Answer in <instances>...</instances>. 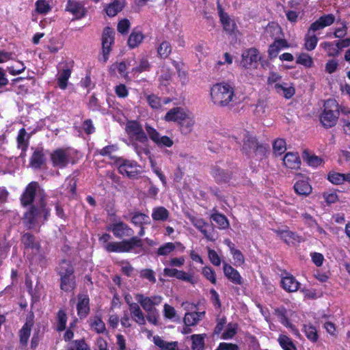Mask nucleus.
I'll use <instances>...</instances> for the list:
<instances>
[{
    "instance_id": "nucleus-45",
    "label": "nucleus",
    "mask_w": 350,
    "mask_h": 350,
    "mask_svg": "<svg viewBox=\"0 0 350 350\" xmlns=\"http://www.w3.org/2000/svg\"><path fill=\"white\" fill-rule=\"evenodd\" d=\"M321 46L326 51L328 56L336 57L340 53L337 43L334 44L332 42H325L321 43Z\"/></svg>"
},
{
    "instance_id": "nucleus-50",
    "label": "nucleus",
    "mask_w": 350,
    "mask_h": 350,
    "mask_svg": "<svg viewBox=\"0 0 350 350\" xmlns=\"http://www.w3.org/2000/svg\"><path fill=\"white\" fill-rule=\"evenodd\" d=\"M232 258H233V264L236 267H241L245 263V258L242 252L238 250L237 248L232 249V251L230 252Z\"/></svg>"
},
{
    "instance_id": "nucleus-57",
    "label": "nucleus",
    "mask_w": 350,
    "mask_h": 350,
    "mask_svg": "<svg viewBox=\"0 0 350 350\" xmlns=\"http://www.w3.org/2000/svg\"><path fill=\"white\" fill-rule=\"evenodd\" d=\"M146 98L148 105L153 109H158L162 105L161 99L154 94H146Z\"/></svg>"
},
{
    "instance_id": "nucleus-6",
    "label": "nucleus",
    "mask_w": 350,
    "mask_h": 350,
    "mask_svg": "<svg viewBox=\"0 0 350 350\" xmlns=\"http://www.w3.org/2000/svg\"><path fill=\"white\" fill-rule=\"evenodd\" d=\"M260 59L258 51L256 49L251 48L242 53L241 65L245 69L254 68Z\"/></svg>"
},
{
    "instance_id": "nucleus-25",
    "label": "nucleus",
    "mask_w": 350,
    "mask_h": 350,
    "mask_svg": "<svg viewBox=\"0 0 350 350\" xmlns=\"http://www.w3.org/2000/svg\"><path fill=\"white\" fill-rule=\"evenodd\" d=\"M281 284L283 288L288 292H295L300 286V283L291 275L283 277L281 280Z\"/></svg>"
},
{
    "instance_id": "nucleus-61",
    "label": "nucleus",
    "mask_w": 350,
    "mask_h": 350,
    "mask_svg": "<svg viewBox=\"0 0 350 350\" xmlns=\"http://www.w3.org/2000/svg\"><path fill=\"white\" fill-rule=\"evenodd\" d=\"M208 258L214 266H219L221 263V258L216 251L207 247Z\"/></svg>"
},
{
    "instance_id": "nucleus-44",
    "label": "nucleus",
    "mask_w": 350,
    "mask_h": 350,
    "mask_svg": "<svg viewBox=\"0 0 350 350\" xmlns=\"http://www.w3.org/2000/svg\"><path fill=\"white\" fill-rule=\"evenodd\" d=\"M304 332L306 338L312 342H317L319 339V335L316 327L310 324L304 325Z\"/></svg>"
},
{
    "instance_id": "nucleus-3",
    "label": "nucleus",
    "mask_w": 350,
    "mask_h": 350,
    "mask_svg": "<svg viewBox=\"0 0 350 350\" xmlns=\"http://www.w3.org/2000/svg\"><path fill=\"white\" fill-rule=\"evenodd\" d=\"M110 239L111 236L109 234H103L99 238L101 243L106 244L105 245L106 250L110 252H127L134 247L142 246L141 240L136 237H132L129 240L107 243Z\"/></svg>"
},
{
    "instance_id": "nucleus-22",
    "label": "nucleus",
    "mask_w": 350,
    "mask_h": 350,
    "mask_svg": "<svg viewBox=\"0 0 350 350\" xmlns=\"http://www.w3.org/2000/svg\"><path fill=\"white\" fill-rule=\"evenodd\" d=\"M189 218L193 225L198 228L208 240L213 241L216 239L213 234L207 232L205 227L208 224L202 219L191 215L189 216Z\"/></svg>"
},
{
    "instance_id": "nucleus-7",
    "label": "nucleus",
    "mask_w": 350,
    "mask_h": 350,
    "mask_svg": "<svg viewBox=\"0 0 350 350\" xmlns=\"http://www.w3.org/2000/svg\"><path fill=\"white\" fill-rule=\"evenodd\" d=\"M135 299L146 312L157 309L155 306L159 305L163 299L159 295L149 297L142 294H137Z\"/></svg>"
},
{
    "instance_id": "nucleus-63",
    "label": "nucleus",
    "mask_w": 350,
    "mask_h": 350,
    "mask_svg": "<svg viewBox=\"0 0 350 350\" xmlns=\"http://www.w3.org/2000/svg\"><path fill=\"white\" fill-rule=\"evenodd\" d=\"M158 53L161 57H167L172 51V48L168 42L164 41L161 43L157 49Z\"/></svg>"
},
{
    "instance_id": "nucleus-37",
    "label": "nucleus",
    "mask_w": 350,
    "mask_h": 350,
    "mask_svg": "<svg viewBox=\"0 0 350 350\" xmlns=\"http://www.w3.org/2000/svg\"><path fill=\"white\" fill-rule=\"evenodd\" d=\"M90 326L92 329L97 333H104L106 330L105 324L99 315H96L89 320Z\"/></svg>"
},
{
    "instance_id": "nucleus-32",
    "label": "nucleus",
    "mask_w": 350,
    "mask_h": 350,
    "mask_svg": "<svg viewBox=\"0 0 350 350\" xmlns=\"http://www.w3.org/2000/svg\"><path fill=\"white\" fill-rule=\"evenodd\" d=\"M124 5L125 0H114L106 7V13L109 16H114L122 10Z\"/></svg>"
},
{
    "instance_id": "nucleus-2",
    "label": "nucleus",
    "mask_w": 350,
    "mask_h": 350,
    "mask_svg": "<svg viewBox=\"0 0 350 350\" xmlns=\"http://www.w3.org/2000/svg\"><path fill=\"white\" fill-rule=\"evenodd\" d=\"M211 98L213 103L218 106H228L234 101L235 97L233 86L226 82L217 83L211 88Z\"/></svg>"
},
{
    "instance_id": "nucleus-16",
    "label": "nucleus",
    "mask_w": 350,
    "mask_h": 350,
    "mask_svg": "<svg viewBox=\"0 0 350 350\" xmlns=\"http://www.w3.org/2000/svg\"><path fill=\"white\" fill-rule=\"evenodd\" d=\"M39 188L38 184L36 182L30 183L26 187L22 197L21 203L27 206L31 204L33 200L34 196Z\"/></svg>"
},
{
    "instance_id": "nucleus-55",
    "label": "nucleus",
    "mask_w": 350,
    "mask_h": 350,
    "mask_svg": "<svg viewBox=\"0 0 350 350\" xmlns=\"http://www.w3.org/2000/svg\"><path fill=\"white\" fill-rule=\"evenodd\" d=\"M328 180L334 185H340L344 183V176L343 174L336 172H330L327 175Z\"/></svg>"
},
{
    "instance_id": "nucleus-46",
    "label": "nucleus",
    "mask_w": 350,
    "mask_h": 350,
    "mask_svg": "<svg viewBox=\"0 0 350 350\" xmlns=\"http://www.w3.org/2000/svg\"><path fill=\"white\" fill-rule=\"evenodd\" d=\"M265 32L267 36L278 40L281 33V28L278 24L272 23L266 27Z\"/></svg>"
},
{
    "instance_id": "nucleus-39",
    "label": "nucleus",
    "mask_w": 350,
    "mask_h": 350,
    "mask_svg": "<svg viewBox=\"0 0 350 350\" xmlns=\"http://www.w3.org/2000/svg\"><path fill=\"white\" fill-rule=\"evenodd\" d=\"M71 71L70 69H63L59 72L57 76V83L59 88L64 90L67 87L68 81L70 77Z\"/></svg>"
},
{
    "instance_id": "nucleus-52",
    "label": "nucleus",
    "mask_w": 350,
    "mask_h": 350,
    "mask_svg": "<svg viewBox=\"0 0 350 350\" xmlns=\"http://www.w3.org/2000/svg\"><path fill=\"white\" fill-rule=\"evenodd\" d=\"M204 336L202 334H194L191 336L192 340V350H203Z\"/></svg>"
},
{
    "instance_id": "nucleus-14",
    "label": "nucleus",
    "mask_w": 350,
    "mask_h": 350,
    "mask_svg": "<svg viewBox=\"0 0 350 350\" xmlns=\"http://www.w3.org/2000/svg\"><path fill=\"white\" fill-rule=\"evenodd\" d=\"M334 21L335 16L333 14L323 15L310 25V31L315 32L321 30L332 25Z\"/></svg>"
},
{
    "instance_id": "nucleus-15",
    "label": "nucleus",
    "mask_w": 350,
    "mask_h": 350,
    "mask_svg": "<svg viewBox=\"0 0 350 350\" xmlns=\"http://www.w3.org/2000/svg\"><path fill=\"white\" fill-rule=\"evenodd\" d=\"M77 314L80 318H85L90 312V299L87 295H78L77 304Z\"/></svg>"
},
{
    "instance_id": "nucleus-23",
    "label": "nucleus",
    "mask_w": 350,
    "mask_h": 350,
    "mask_svg": "<svg viewBox=\"0 0 350 350\" xmlns=\"http://www.w3.org/2000/svg\"><path fill=\"white\" fill-rule=\"evenodd\" d=\"M110 229L116 237H131L133 234L132 229L129 228L125 224L119 222L113 224Z\"/></svg>"
},
{
    "instance_id": "nucleus-58",
    "label": "nucleus",
    "mask_w": 350,
    "mask_h": 350,
    "mask_svg": "<svg viewBox=\"0 0 350 350\" xmlns=\"http://www.w3.org/2000/svg\"><path fill=\"white\" fill-rule=\"evenodd\" d=\"M297 63L310 68L313 66V59L308 54L301 53L297 57Z\"/></svg>"
},
{
    "instance_id": "nucleus-21",
    "label": "nucleus",
    "mask_w": 350,
    "mask_h": 350,
    "mask_svg": "<svg viewBox=\"0 0 350 350\" xmlns=\"http://www.w3.org/2000/svg\"><path fill=\"white\" fill-rule=\"evenodd\" d=\"M129 311L133 320L135 323L139 325H144L146 324V318L144 314L137 304H129Z\"/></svg>"
},
{
    "instance_id": "nucleus-38",
    "label": "nucleus",
    "mask_w": 350,
    "mask_h": 350,
    "mask_svg": "<svg viewBox=\"0 0 350 350\" xmlns=\"http://www.w3.org/2000/svg\"><path fill=\"white\" fill-rule=\"evenodd\" d=\"M278 342L283 350H297L293 340L284 334H280Z\"/></svg>"
},
{
    "instance_id": "nucleus-33",
    "label": "nucleus",
    "mask_w": 350,
    "mask_h": 350,
    "mask_svg": "<svg viewBox=\"0 0 350 350\" xmlns=\"http://www.w3.org/2000/svg\"><path fill=\"white\" fill-rule=\"evenodd\" d=\"M180 126L185 133H190L195 124L194 116L191 112L187 111L185 116L180 122Z\"/></svg>"
},
{
    "instance_id": "nucleus-64",
    "label": "nucleus",
    "mask_w": 350,
    "mask_h": 350,
    "mask_svg": "<svg viewBox=\"0 0 350 350\" xmlns=\"http://www.w3.org/2000/svg\"><path fill=\"white\" fill-rule=\"evenodd\" d=\"M150 68V64L146 58L142 57L139 62L138 65L132 69V72L133 73H139L144 71L148 70Z\"/></svg>"
},
{
    "instance_id": "nucleus-48",
    "label": "nucleus",
    "mask_w": 350,
    "mask_h": 350,
    "mask_svg": "<svg viewBox=\"0 0 350 350\" xmlns=\"http://www.w3.org/2000/svg\"><path fill=\"white\" fill-rule=\"evenodd\" d=\"M32 323L27 322L20 331V340L23 344L26 345L31 334Z\"/></svg>"
},
{
    "instance_id": "nucleus-27",
    "label": "nucleus",
    "mask_w": 350,
    "mask_h": 350,
    "mask_svg": "<svg viewBox=\"0 0 350 350\" xmlns=\"http://www.w3.org/2000/svg\"><path fill=\"white\" fill-rule=\"evenodd\" d=\"M220 21L224 29L228 33H235L237 31V27L234 21L230 18L226 13H220Z\"/></svg>"
},
{
    "instance_id": "nucleus-43",
    "label": "nucleus",
    "mask_w": 350,
    "mask_h": 350,
    "mask_svg": "<svg viewBox=\"0 0 350 350\" xmlns=\"http://www.w3.org/2000/svg\"><path fill=\"white\" fill-rule=\"evenodd\" d=\"M313 33L312 31H310L309 29L305 37L304 47L307 51H312L317 46L318 38Z\"/></svg>"
},
{
    "instance_id": "nucleus-9",
    "label": "nucleus",
    "mask_w": 350,
    "mask_h": 350,
    "mask_svg": "<svg viewBox=\"0 0 350 350\" xmlns=\"http://www.w3.org/2000/svg\"><path fill=\"white\" fill-rule=\"evenodd\" d=\"M114 36L115 32L113 29L110 27L105 28L102 37L103 56L104 62H106L108 59V55L111 51V46L114 42Z\"/></svg>"
},
{
    "instance_id": "nucleus-26",
    "label": "nucleus",
    "mask_w": 350,
    "mask_h": 350,
    "mask_svg": "<svg viewBox=\"0 0 350 350\" xmlns=\"http://www.w3.org/2000/svg\"><path fill=\"white\" fill-rule=\"evenodd\" d=\"M275 91L286 98H291L295 92L294 87L291 83H282L275 85Z\"/></svg>"
},
{
    "instance_id": "nucleus-5",
    "label": "nucleus",
    "mask_w": 350,
    "mask_h": 350,
    "mask_svg": "<svg viewBox=\"0 0 350 350\" xmlns=\"http://www.w3.org/2000/svg\"><path fill=\"white\" fill-rule=\"evenodd\" d=\"M58 273L61 278V288L64 291H71L75 286L73 268L68 261L63 260L59 264Z\"/></svg>"
},
{
    "instance_id": "nucleus-35",
    "label": "nucleus",
    "mask_w": 350,
    "mask_h": 350,
    "mask_svg": "<svg viewBox=\"0 0 350 350\" xmlns=\"http://www.w3.org/2000/svg\"><path fill=\"white\" fill-rule=\"evenodd\" d=\"M47 213L46 210H45L42 206L39 211L35 208H32L25 214V219L31 224L38 219L41 214H43L44 219H46Z\"/></svg>"
},
{
    "instance_id": "nucleus-56",
    "label": "nucleus",
    "mask_w": 350,
    "mask_h": 350,
    "mask_svg": "<svg viewBox=\"0 0 350 350\" xmlns=\"http://www.w3.org/2000/svg\"><path fill=\"white\" fill-rule=\"evenodd\" d=\"M202 274L212 284H216V274L215 271L209 266H205L202 269Z\"/></svg>"
},
{
    "instance_id": "nucleus-17",
    "label": "nucleus",
    "mask_w": 350,
    "mask_h": 350,
    "mask_svg": "<svg viewBox=\"0 0 350 350\" xmlns=\"http://www.w3.org/2000/svg\"><path fill=\"white\" fill-rule=\"evenodd\" d=\"M275 314L278 319V321L286 327L290 329L291 332L296 336H299L300 333L295 327V325H293L288 319L286 315V310L284 308H278L275 310Z\"/></svg>"
},
{
    "instance_id": "nucleus-49",
    "label": "nucleus",
    "mask_w": 350,
    "mask_h": 350,
    "mask_svg": "<svg viewBox=\"0 0 350 350\" xmlns=\"http://www.w3.org/2000/svg\"><path fill=\"white\" fill-rule=\"evenodd\" d=\"M278 236L288 244H293L297 240L296 234L289 230L277 232Z\"/></svg>"
},
{
    "instance_id": "nucleus-40",
    "label": "nucleus",
    "mask_w": 350,
    "mask_h": 350,
    "mask_svg": "<svg viewBox=\"0 0 350 350\" xmlns=\"http://www.w3.org/2000/svg\"><path fill=\"white\" fill-rule=\"evenodd\" d=\"M302 157L304 161L312 167H316L323 163V159L321 158L314 154H311L306 150L304 151Z\"/></svg>"
},
{
    "instance_id": "nucleus-12",
    "label": "nucleus",
    "mask_w": 350,
    "mask_h": 350,
    "mask_svg": "<svg viewBox=\"0 0 350 350\" xmlns=\"http://www.w3.org/2000/svg\"><path fill=\"white\" fill-rule=\"evenodd\" d=\"M243 150L247 154H256L258 151H262L263 146L260 145L256 138L247 133L243 139Z\"/></svg>"
},
{
    "instance_id": "nucleus-42",
    "label": "nucleus",
    "mask_w": 350,
    "mask_h": 350,
    "mask_svg": "<svg viewBox=\"0 0 350 350\" xmlns=\"http://www.w3.org/2000/svg\"><path fill=\"white\" fill-rule=\"evenodd\" d=\"M22 242L26 248H31L38 252L40 249V244L36 241L33 237L29 233H25L22 237Z\"/></svg>"
},
{
    "instance_id": "nucleus-31",
    "label": "nucleus",
    "mask_w": 350,
    "mask_h": 350,
    "mask_svg": "<svg viewBox=\"0 0 350 350\" xmlns=\"http://www.w3.org/2000/svg\"><path fill=\"white\" fill-rule=\"evenodd\" d=\"M204 314V312H187L184 317V323L186 326H193L203 319Z\"/></svg>"
},
{
    "instance_id": "nucleus-18",
    "label": "nucleus",
    "mask_w": 350,
    "mask_h": 350,
    "mask_svg": "<svg viewBox=\"0 0 350 350\" xmlns=\"http://www.w3.org/2000/svg\"><path fill=\"white\" fill-rule=\"evenodd\" d=\"M223 270L225 276L235 284H242V278L237 269L231 265L224 262L223 265Z\"/></svg>"
},
{
    "instance_id": "nucleus-19",
    "label": "nucleus",
    "mask_w": 350,
    "mask_h": 350,
    "mask_svg": "<svg viewBox=\"0 0 350 350\" xmlns=\"http://www.w3.org/2000/svg\"><path fill=\"white\" fill-rule=\"evenodd\" d=\"M283 164L287 168L297 170L300 167L301 160L297 152H288L283 158Z\"/></svg>"
},
{
    "instance_id": "nucleus-34",
    "label": "nucleus",
    "mask_w": 350,
    "mask_h": 350,
    "mask_svg": "<svg viewBox=\"0 0 350 350\" xmlns=\"http://www.w3.org/2000/svg\"><path fill=\"white\" fill-rule=\"evenodd\" d=\"M294 189L297 194L301 196H308L312 192V187L308 181L306 180L296 182Z\"/></svg>"
},
{
    "instance_id": "nucleus-36",
    "label": "nucleus",
    "mask_w": 350,
    "mask_h": 350,
    "mask_svg": "<svg viewBox=\"0 0 350 350\" xmlns=\"http://www.w3.org/2000/svg\"><path fill=\"white\" fill-rule=\"evenodd\" d=\"M169 216V211L163 206H157L152 209V218L154 221H165L167 220Z\"/></svg>"
},
{
    "instance_id": "nucleus-1",
    "label": "nucleus",
    "mask_w": 350,
    "mask_h": 350,
    "mask_svg": "<svg viewBox=\"0 0 350 350\" xmlns=\"http://www.w3.org/2000/svg\"><path fill=\"white\" fill-rule=\"evenodd\" d=\"M126 131L131 139V145L138 156L150 153L148 139L141 125L136 121H129L126 125Z\"/></svg>"
},
{
    "instance_id": "nucleus-4",
    "label": "nucleus",
    "mask_w": 350,
    "mask_h": 350,
    "mask_svg": "<svg viewBox=\"0 0 350 350\" xmlns=\"http://www.w3.org/2000/svg\"><path fill=\"white\" fill-rule=\"evenodd\" d=\"M339 116V107L334 99H328L324 104V110L320 116L321 124L327 128L334 126Z\"/></svg>"
},
{
    "instance_id": "nucleus-60",
    "label": "nucleus",
    "mask_w": 350,
    "mask_h": 350,
    "mask_svg": "<svg viewBox=\"0 0 350 350\" xmlns=\"http://www.w3.org/2000/svg\"><path fill=\"white\" fill-rule=\"evenodd\" d=\"M176 247L173 243H166L159 247L157 250V254L160 256H167L175 250Z\"/></svg>"
},
{
    "instance_id": "nucleus-62",
    "label": "nucleus",
    "mask_w": 350,
    "mask_h": 350,
    "mask_svg": "<svg viewBox=\"0 0 350 350\" xmlns=\"http://www.w3.org/2000/svg\"><path fill=\"white\" fill-rule=\"evenodd\" d=\"M25 68L26 67L23 62H18L15 65L8 67L7 70L10 75L15 76L22 73Z\"/></svg>"
},
{
    "instance_id": "nucleus-53",
    "label": "nucleus",
    "mask_w": 350,
    "mask_h": 350,
    "mask_svg": "<svg viewBox=\"0 0 350 350\" xmlns=\"http://www.w3.org/2000/svg\"><path fill=\"white\" fill-rule=\"evenodd\" d=\"M196 55L199 59L204 58L208 55L209 48L204 42H199L195 46Z\"/></svg>"
},
{
    "instance_id": "nucleus-54",
    "label": "nucleus",
    "mask_w": 350,
    "mask_h": 350,
    "mask_svg": "<svg viewBox=\"0 0 350 350\" xmlns=\"http://www.w3.org/2000/svg\"><path fill=\"white\" fill-rule=\"evenodd\" d=\"M211 219L214 221L221 229L227 228L229 223L226 217L221 214H214L211 216Z\"/></svg>"
},
{
    "instance_id": "nucleus-47",
    "label": "nucleus",
    "mask_w": 350,
    "mask_h": 350,
    "mask_svg": "<svg viewBox=\"0 0 350 350\" xmlns=\"http://www.w3.org/2000/svg\"><path fill=\"white\" fill-rule=\"evenodd\" d=\"M36 12L40 14H46L51 10L50 3L48 0H38L36 3Z\"/></svg>"
},
{
    "instance_id": "nucleus-11",
    "label": "nucleus",
    "mask_w": 350,
    "mask_h": 350,
    "mask_svg": "<svg viewBox=\"0 0 350 350\" xmlns=\"http://www.w3.org/2000/svg\"><path fill=\"white\" fill-rule=\"evenodd\" d=\"M163 274L167 277H174L178 280L189 282L192 284L196 282L193 275L183 270H178L176 268L165 267L163 269Z\"/></svg>"
},
{
    "instance_id": "nucleus-28",
    "label": "nucleus",
    "mask_w": 350,
    "mask_h": 350,
    "mask_svg": "<svg viewBox=\"0 0 350 350\" xmlns=\"http://www.w3.org/2000/svg\"><path fill=\"white\" fill-rule=\"evenodd\" d=\"M289 46L287 42L283 39L275 40V42L269 46L268 53L271 59L275 58L278 55L282 49L288 48Z\"/></svg>"
},
{
    "instance_id": "nucleus-24",
    "label": "nucleus",
    "mask_w": 350,
    "mask_h": 350,
    "mask_svg": "<svg viewBox=\"0 0 350 350\" xmlns=\"http://www.w3.org/2000/svg\"><path fill=\"white\" fill-rule=\"evenodd\" d=\"M152 341L160 350H179L178 342L176 341L168 342L159 336H153Z\"/></svg>"
},
{
    "instance_id": "nucleus-41",
    "label": "nucleus",
    "mask_w": 350,
    "mask_h": 350,
    "mask_svg": "<svg viewBox=\"0 0 350 350\" xmlns=\"http://www.w3.org/2000/svg\"><path fill=\"white\" fill-rule=\"evenodd\" d=\"M144 39V35L138 31H133L128 39V44L130 48L133 49L138 46Z\"/></svg>"
},
{
    "instance_id": "nucleus-29",
    "label": "nucleus",
    "mask_w": 350,
    "mask_h": 350,
    "mask_svg": "<svg viewBox=\"0 0 350 350\" xmlns=\"http://www.w3.org/2000/svg\"><path fill=\"white\" fill-rule=\"evenodd\" d=\"M66 10L72 13L76 18L83 17L85 13V9L81 3L72 0L68 1Z\"/></svg>"
},
{
    "instance_id": "nucleus-51",
    "label": "nucleus",
    "mask_w": 350,
    "mask_h": 350,
    "mask_svg": "<svg viewBox=\"0 0 350 350\" xmlns=\"http://www.w3.org/2000/svg\"><path fill=\"white\" fill-rule=\"evenodd\" d=\"M273 153L276 156L282 154L286 150V142L283 139H277L273 144Z\"/></svg>"
},
{
    "instance_id": "nucleus-8",
    "label": "nucleus",
    "mask_w": 350,
    "mask_h": 350,
    "mask_svg": "<svg viewBox=\"0 0 350 350\" xmlns=\"http://www.w3.org/2000/svg\"><path fill=\"white\" fill-rule=\"evenodd\" d=\"M146 131L151 140H152L159 146L171 147L174 142L167 136H161L160 134L153 127L146 124Z\"/></svg>"
},
{
    "instance_id": "nucleus-30",
    "label": "nucleus",
    "mask_w": 350,
    "mask_h": 350,
    "mask_svg": "<svg viewBox=\"0 0 350 350\" xmlns=\"http://www.w3.org/2000/svg\"><path fill=\"white\" fill-rule=\"evenodd\" d=\"M45 159L42 148H37L33 152L30 160V166L35 169H38L44 163Z\"/></svg>"
},
{
    "instance_id": "nucleus-59",
    "label": "nucleus",
    "mask_w": 350,
    "mask_h": 350,
    "mask_svg": "<svg viewBox=\"0 0 350 350\" xmlns=\"http://www.w3.org/2000/svg\"><path fill=\"white\" fill-rule=\"evenodd\" d=\"M323 198L327 204H333L339 201L338 192L336 191H328L323 192Z\"/></svg>"
},
{
    "instance_id": "nucleus-20",
    "label": "nucleus",
    "mask_w": 350,
    "mask_h": 350,
    "mask_svg": "<svg viewBox=\"0 0 350 350\" xmlns=\"http://www.w3.org/2000/svg\"><path fill=\"white\" fill-rule=\"evenodd\" d=\"M187 111L182 107H174L165 114L164 119L167 122H176L180 124Z\"/></svg>"
},
{
    "instance_id": "nucleus-13",
    "label": "nucleus",
    "mask_w": 350,
    "mask_h": 350,
    "mask_svg": "<svg viewBox=\"0 0 350 350\" xmlns=\"http://www.w3.org/2000/svg\"><path fill=\"white\" fill-rule=\"evenodd\" d=\"M118 170L120 174L129 178H135L139 172V166L137 163L130 161H124L119 165Z\"/></svg>"
},
{
    "instance_id": "nucleus-10",
    "label": "nucleus",
    "mask_w": 350,
    "mask_h": 350,
    "mask_svg": "<svg viewBox=\"0 0 350 350\" xmlns=\"http://www.w3.org/2000/svg\"><path fill=\"white\" fill-rule=\"evenodd\" d=\"M70 155L69 150L57 149L51 154L53 165L59 167H64L70 161Z\"/></svg>"
}]
</instances>
